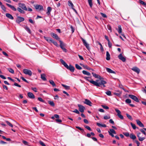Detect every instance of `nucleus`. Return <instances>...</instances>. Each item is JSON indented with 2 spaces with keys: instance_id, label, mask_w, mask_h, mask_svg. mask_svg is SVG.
I'll list each match as a JSON object with an SVG mask.
<instances>
[{
  "instance_id": "25",
  "label": "nucleus",
  "mask_w": 146,
  "mask_h": 146,
  "mask_svg": "<svg viewBox=\"0 0 146 146\" xmlns=\"http://www.w3.org/2000/svg\"><path fill=\"white\" fill-rule=\"evenodd\" d=\"M106 59L108 60L110 59V55L108 51L106 52Z\"/></svg>"
},
{
  "instance_id": "27",
  "label": "nucleus",
  "mask_w": 146,
  "mask_h": 146,
  "mask_svg": "<svg viewBox=\"0 0 146 146\" xmlns=\"http://www.w3.org/2000/svg\"><path fill=\"white\" fill-rule=\"evenodd\" d=\"M48 103L50 106L52 107H54L55 106L54 104L52 101L49 100L48 101Z\"/></svg>"
},
{
  "instance_id": "41",
  "label": "nucleus",
  "mask_w": 146,
  "mask_h": 146,
  "mask_svg": "<svg viewBox=\"0 0 146 146\" xmlns=\"http://www.w3.org/2000/svg\"><path fill=\"white\" fill-rule=\"evenodd\" d=\"M68 5L69 6H70L72 8H73V4L70 1H68Z\"/></svg>"
},
{
  "instance_id": "59",
  "label": "nucleus",
  "mask_w": 146,
  "mask_h": 146,
  "mask_svg": "<svg viewBox=\"0 0 146 146\" xmlns=\"http://www.w3.org/2000/svg\"><path fill=\"white\" fill-rule=\"evenodd\" d=\"M100 14L104 18H106L107 17L106 15L105 14L103 13H101Z\"/></svg>"
},
{
  "instance_id": "39",
  "label": "nucleus",
  "mask_w": 146,
  "mask_h": 146,
  "mask_svg": "<svg viewBox=\"0 0 146 146\" xmlns=\"http://www.w3.org/2000/svg\"><path fill=\"white\" fill-rule=\"evenodd\" d=\"M62 86L64 87L66 89L69 90L70 88V87L69 86L65 85L63 84H62Z\"/></svg>"
},
{
  "instance_id": "53",
  "label": "nucleus",
  "mask_w": 146,
  "mask_h": 146,
  "mask_svg": "<svg viewBox=\"0 0 146 146\" xmlns=\"http://www.w3.org/2000/svg\"><path fill=\"white\" fill-rule=\"evenodd\" d=\"M73 112L78 114H79L80 113L79 111L76 109H75L74 111H73Z\"/></svg>"
},
{
  "instance_id": "49",
  "label": "nucleus",
  "mask_w": 146,
  "mask_h": 146,
  "mask_svg": "<svg viewBox=\"0 0 146 146\" xmlns=\"http://www.w3.org/2000/svg\"><path fill=\"white\" fill-rule=\"evenodd\" d=\"M29 21L31 23L34 24L35 23V21H33L31 19H29Z\"/></svg>"
},
{
  "instance_id": "26",
  "label": "nucleus",
  "mask_w": 146,
  "mask_h": 146,
  "mask_svg": "<svg viewBox=\"0 0 146 146\" xmlns=\"http://www.w3.org/2000/svg\"><path fill=\"white\" fill-rule=\"evenodd\" d=\"M97 125L98 126L100 127H106L107 126L105 124H101L100 123H97Z\"/></svg>"
},
{
  "instance_id": "57",
  "label": "nucleus",
  "mask_w": 146,
  "mask_h": 146,
  "mask_svg": "<svg viewBox=\"0 0 146 146\" xmlns=\"http://www.w3.org/2000/svg\"><path fill=\"white\" fill-rule=\"evenodd\" d=\"M110 116H105L104 117V118L105 119H109L110 118Z\"/></svg>"
},
{
  "instance_id": "31",
  "label": "nucleus",
  "mask_w": 146,
  "mask_h": 146,
  "mask_svg": "<svg viewBox=\"0 0 146 146\" xmlns=\"http://www.w3.org/2000/svg\"><path fill=\"white\" fill-rule=\"evenodd\" d=\"M47 14L48 15H49L50 13V12L51 11V8L50 7H48L47 8Z\"/></svg>"
},
{
  "instance_id": "43",
  "label": "nucleus",
  "mask_w": 146,
  "mask_h": 146,
  "mask_svg": "<svg viewBox=\"0 0 146 146\" xmlns=\"http://www.w3.org/2000/svg\"><path fill=\"white\" fill-rule=\"evenodd\" d=\"M139 2L140 3L144 5H146V3L141 0H139Z\"/></svg>"
},
{
  "instance_id": "13",
  "label": "nucleus",
  "mask_w": 146,
  "mask_h": 146,
  "mask_svg": "<svg viewBox=\"0 0 146 146\" xmlns=\"http://www.w3.org/2000/svg\"><path fill=\"white\" fill-rule=\"evenodd\" d=\"M35 8L36 10H39V11H42L43 10V6L40 5H36L35 6Z\"/></svg>"
},
{
  "instance_id": "30",
  "label": "nucleus",
  "mask_w": 146,
  "mask_h": 146,
  "mask_svg": "<svg viewBox=\"0 0 146 146\" xmlns=\"http://www.w3.org/2000/svg\"><path fill=\"white\" fill-rule=\"evenodd\" d=\"M82 73L85 74L86 75L88 76H90V73L87 71H86L85 70H83L82 71Z\"/></svg>"
},
{
  "instance_id": "16",
  "label": "nucleus",
  "mask_w": 146,
  "mask_h": 146,
  "mask_svg": "<svg viewBox=\"0 0 146 146\" xmlns=\"http://www.w3.org/2000/svg\"><path fill=\"white\" fill-rule=\"evenodd\" d=\"M141 133L140 132H138L137 134V137H138L139 140L140 141H142L145 139L144 137H140Z\"/></svg>"
},
{
  "instance_id": "12",
  "label": "nucleus",
  "mask_w": 146,
  "mask_h": 146,
  "mask_svg": "<svg viewBox=\"0 0 146 146\" xmlns=\"http://www.w3.org/2000/svg\"><path fill=\"white\" fill-rule=\"evenodd\" d=\"M131 70L136 72L138 74H139L140 72V69L136 66L133 67L131 68Z\"/></svg>"
},
{
  "instance_id": "3",
  "label": "nucleus",
  "mask_w": 146,
  "mask_h": 146,
  "mask_svg": "<svg viewBox=\"0 0 146 146\" xmlns=\"http://www.w3.org/2000/svg\"><path fill=\"white\" fill-rule=\"evenodd\" d=\"M90 78V77H84V78L89 82L91 83L94 84V85L95 86H99V85L96 82H95V81L93 80H90L89 79Z\"/></svg>"
},
{
  "instance_id": "40",
  "label": "nucleus",
  "mask_w": 146,
  "mask_h": 146,
  "mask_svg": "<svg viewBox=\"0 0 146 146\" xmlns=\"http://www.w3.org/2000/svg\"><path fill=\"white\" fill-rule=\"evenodd\" d=\"M75 67L78 70H81L82 69V68L77 64H75Z\"/></svg>"
},
{
  "instance_id": "60",
  "label": "nucleus",
  "mask_w": 146,
  "mask_h": 146,
  "mask_svg": "<svg viewBox=\"0 0 146 146\" xmlns=\"http://www.w3.org/2000/svg\"><path fill=\"white\" fill-rule=\"evenodd\" d=\"M139 130L141 132L145 135H146V133L142 129H140Z\"/></svg>"
},
{
  "instance_id": "20",
  "label": "nucleus",
  "mask_w": 146,
  "mask_h": 146,
  "mask_svg": "<svg viewBox=\"0 0 146 146\" xmlns=\"http://www.w3.org/2000/svg\"><path fill=\"white\" fill-rule=\"evenodd\" d=\"M136 121L137 124L140 127H144V125L139 120H136Z\"/></svg>"
},
{
  "instance_id": "62",
  "label": "nucleus",
  "mask_w": 146,
  "mask_h": 146,
  "mask_svg": "<svg viewBox=\"0 0 146 146\" xmlns=\"http://www.w3.org/2000/svg\"><path fill=\"white\" fill-rule=\"evenodd\" d=\"M109 122L110 123L112 124L113 125L114 124V121L112 119H110L109 120Z\"/></svg>"
},
{
  "instance_id": "5",
  "label": "nucleus",
  "mask_w": 146,
  "mask_h": 146,
  "mask_svg": "<svg viewBox=\"0 0 146 146\" xmlns=\"http://www.w3.org/2000/svg\"><path fill=\"white\" fill-rule=\"evenodd\" d=\"M81 38L82 41L84 45L86 47V48L88 49V50H89L90 49V48L89 47V44L83 38Z\"/></svg>"
},
{
  "instance_id": "58",
  "label": "nucleus",
  "mask_w": 146,
  "mask_h": 146,
  "mask_svg": "<svg viewBox=\"0 0 146 146\" xmlns=\"http://www.w3.org/2000/svg\"><path fill=\"white\" fill-rule=\"evenodd\" d=\"M76 128L77 129H79L80 130L82 131H84V130L83 129L81 128V127H79L78 126H76Z\"/></svg>"
},
{
  "instance_id": "55",
  "label": "nucleus",
  "mask_w": 146,
  "mask_h": 146,
  "mask_svg": "<svg viewBox=\"0 0 146 146\" xmlns=\"http://www.w3.org/2000/svg\"><path fill=\"white\" fill-rule=\"evenodd\" d=\"M85 127L90 131H91L92 130L90 127L86 125L85 126Z\"/></svg>"
},
{
  "instance_id": "21",
  "label": "nucleus",
  "mask_w": 146,
  "mask_h": 146,
  "mask_svg": "<svg viewBox=\"0 0 146 146\" xmlns=\"http://www.w3.org/2000/svg\"><path fill=\"white\" fill-rule=\"evenodd\" d=\"M6 5L9 7L13 11H16L17 9L13 6L12 5L6 3Z\"/></svg>"
},
{
  "instance_id": "42",
  "label": "nucleus",
  "mask_w": 146,
  "mask_h": 146,
  "mask_svg": "<svg viewBox=\"0 0 146 146\" xmlns=\"http://www.w3.org/2000/svg\"><path fill=\"white\" fill-rule=\"evenodd\" d=\"M17 10L19 12H20L21 13H24V11L20 8H17Z\"/></svg>"
},
{
  "instance_id": "4",
  "label": "nucleus",
  "mask_w": 146,
  "mask_h": 146,
  "mask_svg": "<svg viewBox=\"0 0 146 146\" xmlns=\"http://www.w3.org/2000/svg\"><path fill=\"white\" fill-rule=\"evenodd\" d=\"M115 111L117 113V115L118 117L121 119H123V117L122 115L121 114V112L119 110L117 109H115Z\"/></svg>"
},
{
  "instance_id": "45",
  "label": "nucleus",
  "mask_w": 146,
  "mask_h": 146,
  "mask_svg": "<svg viewBox=\"0 0 146 146\" xmlns=\"http://www.w3.org/2000/svg\"><path fill=\"white\" fill-rule=\"evenodd\" d=\"M105 93L108 96H111V92L110 91H108Z\"/></svg>"
},
{
  "instance_id": "51",
  "label": "nucleus",
  "mask_w": 146,
  "mask_h": 146,
  "mask_svg": "<svg viewBox=\"0 0 146 146\" xmlns=\"http://www.w3.org/2000/svg\"><path fill=\"white\" fill-rule=\"evenodd\" d=\"M51 42L54 45L56 46H58V45L57 42H56L54 41L53 40Z\"/></svg>"
},
{
  "instance_id": "9",
  "label": "nucleus",
  "mask_w": 146,
  "mask_h": 146,
  "mask_svg": "<svg viewBox=\"0 0 146 146\" xmlns=\"http://www.w3.org/2000/svg\"><path fill=\"white\" fill-rule=\"evenodd\" d=\"M24 18L20 17H17V19L16 21L17 23L19 24L21 22L24 21Z\"/></svg>"
},
{
  "instance_id": "17",
  "label": "nucleus",
  "mask_w": 146,
  "mask_h": 146,
  "mask_svg": "<svg viewBox=\"0 0 146 146\" xmlns=\"http://www.w3.org/2000/svg\"><path fill=\"white\" fill-rule=\"evenodd\" d=\"M28 97L31 99H34L35 98V97L33 94L30 92H28Z\"/></svg>"
},
{
  "instance_id": "35",
  "label": "nucleus",
  "mask_w": 146,
  "mask_h": 146,
  "mask_svg": "<svg viewBox=\"0 0 146 146\" xmlns=\"http://www.w3.org/2000/svg\"><path fill=\"white\" fill-rule=\"evenodd\" d=\"M0 5L1 6L2 9L4 11H5L6 8L5 7L4 5H2V3L1 1H0Z\"/></svg>"
},
{
  "instance_id": "19",
  "label": "nucleus",
  "mask_w": 146,
  "mask_h": 146,
  "mask_svg": "<svg viewBox=\"0 0 146 146\" xmlns=\"http://www.w3.org/2000/svg\"><path fill=\"white\" fill-rule=\"evenodd\" d=\"M44 37L45 40L49 43L51 42L52 41V39L50 37H46L45 36H44Z\"/></svg>"
},
{
  "instance_id": "14",
  "label": "nucleus",
  "mask_w": 146,
  "mask_h": 146,
  "mask_svg": "<svg viewBox=\"0 0 146 146\" xmlns=\"http://www.w3.org/2000/svg\"><path fill=\"white\" fill-rule=\"evenodd\" d=\"M84 103L85 104L88 105L90 106H92V103L91 102H90L89 100L86 99L85 100V101L84 102Z\"/></svg>"
},
{
  "instance_id": "33",
  "label": "nucleus",
  "mask_w": 146,
  "mask_h": 146,
  "mask_svg": "<svg viewBox=\"0 0 146 146\" xmlns=\"http://www.w3.org/2000/svg\"><path fill=\"white\" fill-rule=\"evenodd\" d=\"M122 92L121 91H119V93L115 92L114 94L118 97H120L121 94Z\"/></svg>"
},
{
  "instance_id": "56",
  "label": "nucleus",
  "mask_w": 146,
  "mask_h": 146,
  "mask_svg": "<svg viewBox=\"0 0 146 146\" xmlns=\"http://www.w3.org/2000/svg\"><path fill=\"white\" fill-rule=\"evenodd\" d=\"M39 143L40 145H41L42 146H46L45 144L42 141H40L39 142Z\"/></svg>"
},
{
  "instance_id": "48",
  "label": "nucleus",
  "mask_w": 146,
  "mask_h": 146,
  "mask_svg": "<svg viewBox=\"0 0 146 146\" xmlns=\"http://www.w3.org/2000/svg\"><path fill=\"white\" fill-rule=\"evenodd\" d=\"M8 70L10 72H11L12 74L14 73V71L11 68H9L8 69Z\"/></svg>"
},
{
  "instance_id": "61",
  "label": "nucleus",
  "mask_w": 146,
  "mask_h": 146,
  "mask_svg": "<svg viewBox=\"0 0 146 146\" xmlns=\"http://www.w3.org/2000/svg\"><path fill=\"white\" fill-rule=\"evenodd\" d=\"M32 74V72L31 71L29 70H28V75L30 76H31Z\"/></svg>"
},
{
  "instance_id": "52",
  "label": "nucleus",
  "mask_w": 146,
  "mask_h": 146,
  "mask_svg": "<svg viewBox=\"0 0 146 146\" xmlns=\"http://www.w3.org/2000/svg\"><path fill=\"white\" fill-rule=\"evenodd\" d=\"M123 134L126 137H128L129 136V133L128 132L124 133Z\"/></svg>"
},
{
  "instance_id": "6",
  "label": "nucleus",
  "mask_w": 146,
  "mask_h": 146,
  "mask_svg": "<svg viewBox=\"0 0 146 146\" xmlns=\"http://www.w3.org/2000/svg\"><path fill=\"white\" fill-rule=\"evenodd\" d=\"M128 96L130 98L133 100L134 101L137 102H139L138 99L136 96L132 95L130 94Z\"/></svg>"
},
{
  "instance_id": "54",
  "label": "nucleus",
  "mask_w": 146,
  "mask_h": 146,
  "mask_svg": "<svg viewBox=\"0 0 146 146\" xmlns=\"http://www.w3.org/2000/svg\"><path fill=\"white\" fill-rule=\"evenodd\" d=\"M38 100L39 101H40V102H44V100H43L42 99V98H41L40 97H38Z\"/></svg>"
},
{
  "instance_id": "7",
  "label": "nucleus",
  "mask_w": 146,
  "mask_h": 146,
  "mask_svg": "<svg viewBox=\"0 0 146 146\" xmlns=\"http://www.w3.org/2000/svg\"><path fill=\"white\" fill-rule=\"evenodd\" d=\"M78 106L79 107V111L82 113L84 112V110L85 109V108L83 106L80 104H78Z\"/></svg>"
},
{
  "instance_id": "44",
  "label": "nucleus",
  "mask_w": 146,
  "mask_h": 146,
  "mask_svg": "<svg viewBox=\"0 0 146 146\" xmlns=\"http://www.w3.org/2000/svg\"><path fill=\"white\" fill-rule=\"evenodd\" d=\"M125 102L127 104H130L131 102V100L130 99H127L125 100Z\"/></svg>"
},
{
  "instance_id": "2",
  "label": "nucleus",
  "mask_w": 146,
  "mask_h": 146,
  "mask_svg": "<svg viewBox=\"0 0 146 146\" xmlns=\"http://www.w3.org/2000/svg\"><path fill=\"white\" fill-rule=\"evenodd\" d=\"M60 61L62 64L68 69L69 70L72 72H73L74 70V67L70 64L68 66V64L62 59H60Z\"/></svg>"
},
{
  "instance_id": "1",
  "label": "nucleus",
  "mask_w": 146,
  "mask_h": 146,
  "mask_svg": "<svg viewBox=\"0 0 146 146\" xmlns=\"http://www.w3.org/2000/svg\"><path fill=\"white\" fill-rule=\"evenodd\" d=\"M100 78H98V79H99V80H96L95 81V82H96L99 85V86H96L97 87H100L102 88H104L106 87V86L105 85V84H106V82L104 80L103 78V77H101L100 76Z\"/></svg>"
},
{
  "instance_id": "50",
  "label": "nucleus",
  "mask_w": 146,
  "mask_h": 146,
  "mask_svg": "<svg viewBox=\"0 0 146 146\" xmlns=\"http://www.w3.org/2000/svg\"><path fill=\"white\" fill-rule=\"evenodd\" d=\"M102 106L105 109L108 110V109L109 108L106 105H102Z\"/></svg>"
},
{
  "instance_id": "22",
  "label": "nucleus",
  "mask_w": 146,
  "mask_h": 146,
  "mask_svg": "<svg viewBox=\"0 0 146 146\" xmlns=\"http://www.w3.org/2000/svg\"><path fill=\"white\" fill-rule=\"evenodd\" d=\"M5 15L7 17L13 20L14 19L13 16L9 13H7Z\"/></svg>"
},
{
  "instance_id": "28",
  "label": "nucleus",
  "mask_w": 146,
  "mask_h": 146,
  "mask_svg": "<svg viewBox=\"0 0 146 146\" xmlns=\"http://www.w3.org/2000/svg\"><path fill=\"white\" fill-rule=\"evenodd\" d=\"M130 137L133 140L135 139L136 138V136L133 133L131 134L130 135Z\"/></svg>"
},
{
  "instance_id": "64",
  "label": "nucleus",
  "mask_w": 146,
  "mask_h": 146,
  "mask_svg": "<svg viewBox=\"0 0 146 146\" xmlns=\"http://www.w3.org/2000/svg\"><path fill=\"white\" fill-rule=\"evenodd\" d=\"M108 42V45L110 48H111L112 46V44L110 42V41L109 42Z\"/></svg>"
},
{
  "instance_id": "63",
  "label": "nucleus",
  "mask_w": 146,
  "mask_h": 146,
  "mask_svg": "<svg viewBox=\"0 0 146 146\" xmlns=\"http://www.w3.org/2000/svg\"><path fill=\"white\" fill-rule=\"evenodd\" d=\"M57 122L60 123L62 122V121L61 120L58 119H56L55 120Z\"/></svg>"
},
{
  "instance_id": "38",
  "label": "nucleus",
  "mask_w": 146,
  "mask_h": 146,
  "mask_svg": "<svg viewBox=\"0 0 146 146\" xmlns=\"http://www.w3.org/2000/svg\"><path fill=\"white\" fill-rule=\"evenodd\" d=\"M130 124L133 128L134 129H135L136 128L137 129L138 128V127H136V125L135 124L133 123H131Z\"/></svg>"
},
{
  "instance_id": "29",
  "label": "nucleus",
  "mask_w": 146,
  "mask_h": 146,
  "mask_svg": "<svg viewBox=\"0 0 146 146\" xmlns=\"http://www.w3.org/2000/svg\"><path fill=\"white\" fill-rule=\"evenodd\" d=\"M92 74L93 75V76L96 78H100V75L97 74L94 72H92Z\"/></svg>"
},
{
  "instance_id": "36",
  "label": "nucleus",
  "mask_w": 146,
  "mask_h": 146,
  "mask_svg": "<svg viewBox=\"0 0 146 146\" xmlns=\"http://www.w3.org/2000/svg\"><path fill=\"white\" fill-rule=\"evenodd\" d=\"M92 0H88L89 4L91 8H92Z\"/></svg>"
},
{
  "instance_id": "46",
  "label": "nucleus",
  "mask_w": 146,
  "mask_h": 146,
  "mask_svg": "<svg viewBox=\"0 0 146 146\" xmlns=\"http://www.w3.org/2000/svg\"><path fill=\"white\" fill-rule=\"evenodd\" d=\"M83 67L84 68H86L87 70H90L91 69V68L88 67L87 65H84Z\"/></svg>"
},
{
  "instance_id": "11",
  "label": "nucleus",
  "mask_w": 146,
  "mask_h": 146,
  "mask_svg": "<svg viewBox=\"0 0 146 146\" xmlns=\"http://www.w3.org/2000/svg\"><path fill=\"white\" fill-rule=\"evenodd\" d=\"M50 34L53 38H55L57 40H59L60 39L59 38L57 34L53 33H50Z\"/></svg>"
},
{
  "instance_id": "23",
  "label": "nucleus",
  "mask_w": 146,
  "mask_h": 146,
  "mask_svg": "<svg viewBox=\"0 0 146 146\" xmlns=\"http://www.w3.org/2000/svg\"><path fill=\"white\" fill-rule=\"evenodd\" d=\"M106 71L108 72L111 73L115 74V72L113 71L111 69L107 68H106Z\"/></svg>"
},
{
  "instance_id": "10",
  "label": "nucleus",
  "mask_w": 146,
  "mask_h": 146,
  "mask_svg": "<svg viewBox=\"0 0 146 146\" xmlns=\"http://www.w3.org/2000/svg\"><path fill=\"white\" fill-rule=\"evenodd\" d=\"M59 42H60V48L64 51L65 52H66V50L64 47V45L63 43L62 42L61 40H60Z\"/></svg>"
},
{
  "instance_id": "24",
  "label": "nucleus",
  "mask_w": 146,
  "mask_h": 146,
  "mask_svg": "<svg viewBox=\"0 0 146 146\" xmlns=\"http://www.w3.org/2000/svg\"><path fill=\"white\" fill-rule=\"evenodd\" d=\"M45 75L44 74H42L41 75V78L43 81L46 80V79L45 78Z\"/></svg>"
},
{
  "instance_id": "37",
  "label": "nucleus",
  "mask_w": 146,
  "mask_h": 146,
  "mask_svg": "<svg viewBox=\"0 0 146 146\" xmlns=\"http://www.w3.org/2000/svg\"><path fill=\"white\" fill-rule=\"evenodd\" d=\"M5 122L7 123V124L8 125H9V126H10V127H13V125L9 121H5Z\"/></svg>"
},
{
  "instance_id": "18",
  "label": "nucleus",
  "mask_w": 146,
  "mask_h": 146,
  "mask_svg": "<svg viewBox=\"0 0 146 146\" xmlns=\"http://www.w3.org/2000/svg\"><path fill=\"white\" fill-rule=\"evenodd\" d=\"M19 7L25 10H27V8L25 5L23 3H20L19 4Z\"/></svg>"
},
{
  "instance_id": "15",
  "label": "nucleus",
  "mask_w": 146,
  "mask_h": 146,
  "mask_svg": "<svg viewBox=\"0 0 146 146\" xmlns=\"http://www.w3.org/2000/svg\"><path fill=\"white\" fill-rule=\"evenodd\" d=\"M118 57L123 62H125L126 60L125 58L123 56L122 54H120Z\"/></svg>"
},
{
  "instance_id": "47",
  "label": "nucleus",
  "mask_w": 146,
  "mask_h": 146,
  "mask_svg": "<svg viewBox=\"0 0 146 146\" xmlns=\"http://www.w3.org/2000/svg\"><path fill=\"white\" fill-rule=\"evenodd\" d=\"M126 115L127 118L131 120L132 119L131 116L128 114L126 113Z\"/></svg>"
},
{
  "instance_id": "34",
  "label": "nucleus",
  "mask_w": 146,
  "mask_h": 146,
  "mask_svg": "<svg viewBox=\"0 0 146 146\" xmlns=\"http://www.w3.org/2000/svg\"><path fill=\"white\" fill-rule=\"evenodd\" d=\"M118 30H117L119 33H121L122 32V29L121 26L120 25H119L118 26Z\"/></svg>"
},
{
  "instance_id": "8",
  "label": "nucleus",
  "mask_w": 146,
  "mask_h": 146,
  "mask_svg": "<svg viewBox=\"0 0 146 146\" xmlns=\"http://www.w3.org/2000/svg\"><path fill=\"white\" fill-rule=\"evenodd\" d=\"M108 133L109 134L113 137H114V135L113 134H116L115 131L113 129H110V131H108Z\"/></svg>"
},
{
  "instance_id": "32",
  "label": "nucleus",
  "mask_w": 146,
  "mask_h": 146,
  "mask_svg": "<svg viewBox=\"0 0 146 146\" xmlns=\"http://www.w3.org/2000/svg\"><path fill=\"white\" fill-rule=\"evenodd\" d=\"M49 82L50 84H51L53 87H54L56 86V84L52 80H49Z\"/></svg>"
}]
</instances>
